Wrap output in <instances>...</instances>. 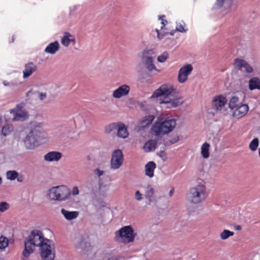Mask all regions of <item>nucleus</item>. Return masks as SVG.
<instances>
[{
    "label": "nucleus",
    "instance_id": "4d7b16f0",
    "mask_svg": "<svg viewBox=\"0 0 260 260\" xmlns=\"http://www.w3.org/2000/svg\"><path fill=\"white\" fill-rule=\"evenodd\" d=\"M174 192L173 189H171L169 192L170 196H171Z\"/></svg>",
    "mask_w": 260,
    "mask_h": 260
},
{
    "label": "nucleus",
    "instance_id": "ea45409f",
    "mask_svg": "<svg viewBox=\"0 0 260 260\" xmlns=\"http://www.w3.org/2000/svg\"><path fill=\"white\" fill-rule=\"evenodd\" d=\"M10 204L6 202H2L0 203V212H4L10 208Z\"/></svg>",
    "mask_w": 260,
    "mask_h": 260
},
{
    "label": "nucleus",
    "instance_id": "c9c22d12",
    "mask_svg": "<svg viewBox=\"0 0 260 260\" xmlns=\"http://www.w3.org/2000/svg\"><path fill=\"white\" fill-rule=\"evenodd\" d=\"M7 178L10 180H14L18 176V173L15 171H9L6 173Z\"/></svg>",
    "mask_w": 260,
    "mask_h": 260
},
{
    "label": "nucleus",
    "instance_id": "13d9d810",
    "mask_svg": "<svg viewBox=\"0 0 260 260\" xmlns=\"http://www.w3.org/2000/svg\"><path fill=\"white\" fill-rule=\"evenodd\" d=\"M174 31H172L170 32V35L172 36L174 35Z\"/></svg>",
    "mask_w": 260,
    "mask_h": 260
},
{
    "label": "nucleus",
    "instance_id": "2f4dec72",
    "mask_svg": "<svg viewBox=\"0 0 260 260\" xmlns=\"http://www.w3.org/2000/svg\"><path fill=\"white\" fill-rule=\"evenodd\" d=\"M176 30L182 33H185L187 31V28L184 22H180L176 23Z\"/></svg>",
    "mask_w": 260,
    "mask_h": 260
},
{
    "label": "nucleus",
    "instance_id": "6ab92c4d",
    "mask_svg": "<svg viewBox=\"0 0 260 260\" xmlns=\"http://www.w3.org/2000/svg\"><path fill=\"white\" fill-rule=\"evenodd\" d=\"M76 42V39L74 35L69 32H65L61 39V44L68 47L70 44L74 45Z\"/></svg>",
    "mask_w": 260,
    "mask_h": 260
},
{
    "label": "nucleus",
    "instance_id": "5701e85b",
    "mask_svg": "<svg viewBox=\"0 0 260 260\" xmlns=\"http://www.w3.org/2000/svg\"><path fill=\"white\" fill-rule=\"evenodd\" d=\"M156 167V165L153 161L148 162L145 167V172L146 176L149 178H152L154 176V170Z\"/></svg>",
    "mask_w": 260,
    "mask_h": 260
},
{
    "label": "nucleus",
    "instance_id": "1a4fd4ad",
    "mask_svg": "<svg viewBox=\"0 0 260 260\" xmlns=\"http://www.w3.org/2000/svg\"><path fill=\"white\" fill-rule=\"evenodd\" d=\"M154 55V51L151 49H145L142 52V62L150 72L153 70L159 71L156 69L153 63Z\"/></svg>",
    "mask_w": 260,
    "mask_h": 260
},
{
    "label": "nucleus",
    "instance_id": "6e6d98bb",
    "mask_svg": "<svg viewBox=\"0 0 260 260\" xmlns=\"http://www.w3.org/2000/svg\"><path fill=\"white\" fill-rule=\"evenodd\" d=\"M17 181L18 182H22V180H23L22 177H17Z\"/></svg>",
    "mask_w": 260,
    "mask_h": 260
},
{
    "label": "nucleus",
    "instance_id": "39448f33",
    "mask_svg": "<svg viewBox=\"0 0 260 260\" xmlns=\"http://www.w3.org/2000/svg\"><path fill=\"white\" fill-rule=\"evenodd\" d=\"M68 187L66 185H58L52 187L47 192V197L50 201H64L70 196Z\"/></svg>",
    "mask_w": 260,
    "mask_h": 260
},
{
    "label": "nucleus",
    "instance_id": "a211bd4d",
    "mask_svg": "<svg viewBox=\"0 0 260 260\" xmlns=\"http://www.w3.org/2000/svg\"><path fill=\"white\" fill-rule=\"evenodd\" d=\"M24 143L27 149L31 150L38 146L39 142L29 132L24 140Z\"/></svg>",
    "mask_w": 260,
    "mask_h": 260
},
{
    "label": "nucleus",
    "instance_id": "8fccbe9b",
    "mask_svg": "<svg viewBox=\"0 0 260 260\" xmlns=\"http://www.w3.org/2000/svg\"><path fill=\"white\" fill-rule=\"evenodd\" d=\"M179 137H175V138H173L172 139H171V140L169 141V143H167V144L168 145L169 144H174L176 142H177L178 141H179Z\"/></svg>",
    "mask_w": 260,
    "mask_h": 260
},
{
    "label": "nucleus",
    "instance_id": "ddd939ff",
    "mask_svg": "<svg viewBox=\"0 0 260 260\" xmlns=\"http://www.w3.org/2000/svg\"><path fill=\"white\" fill-rule=\"evenodd\" d=\"M226 99L222 95L215 96L212 100V106L216 112H224L225 111V104Z\"/></svg>",
    "mask_w": 260,
    "mask_h": 260
},
{
    "label": "nucleus",
    "instance_id": "9d476101",
    "mask_svg": "<svg viewBox=\"0 0 260 260\" xmlns=\"http://www.w3.org/2000/svg\"><path fill=\"white\" fill-rule=\"evenodd\" d=\"M124 161V156L122 151L120 149L114 150L111 154L110 162V169L117 170L122 166Z\"/></svg>",
    "mask_w": 260,
    "mask_h": 260
},
{
    "label": "nucleus",
    "instance_id": "a19ab883",
    "mask_svg": "<svg viewBox=\"0 0 260 260\" xmlns=\"http://www.w3.org/2000/svg\"><path fill=\"white\" fill-rule=\"evenodd\" d=\"M169 55L167 52H164L157 57V61L159 62H164L168 58Z\"/></svg>",
    "mask_w": 260,
    "mask_h": 260
},
{
    "label": "nucleus",
    "instance_id": "f03ea898",
    "mask_svg": "<svg viewBox=\"0 0 260 260\" xmlns=\"http://www.w3.org/2000/svg\"><path fill=\"white\" fill-rule=\"evenodd\" d=\"M48 240L44 238L42 232L39 230L32 231L24 240V249L22 252L24 257H27L33 253L36 247H40Z\"/></svg>",
    "mask_w": 260,
    "mask_h": 260
},
{
    "label": "nucleus",
    "instance_id": "f257e3e1",
    "mask_svg": "<svg viewBox=\"0 0 260 260\" xmlns=\"http://www.w3.org/2000/svg\"><path fill=\"white\" fill-rule=\"evenodd\" d=\"M160 96L163 97L160 103L166 104L168 108H176L184 102L183 98L179 91L170 83L161 85L153 92L150 98H156Z\"/></svg>",
    "mask_w": 260,
    "mask_h": 260
},
{
    "label": "nucleus",
    "instance_id": "423d86ee",
    "mask_svg": "<svg viewBox=\"0 0 260 260\" xmlns=\"http://www.w3.org/2000/svg\"><path fill=\"white\" fill-rule=\"evenodd\" d=\"M115 240L119 243L127 244L133 242L135 234L133 229L129 225L124 226L115 233Z\"/></svg>",
    "mask_w": 260,
    "mask_h": 260
},
{
    "label": "nucleus",
    "instance_id": "c03bdc74",
    "mask_svg": "<svg viewBox=\"0 0 260 260\" xmlns=\"http://www.w3.org/2000/svg\"><path fill=\"white\" fill-rule=\"evenodd\" d=\"M94 174L96 176L100 177L104 174V171L100 169L99 168H96L94 170Z\"/></svg>",
    "mask_w": 260,
    "mask_h": 260
},
{
    "label": "nucleus",
    "instance_id": "3c124183",
    "mask_svg": "<svg viewBox=\"0 0 260 260\" xmlns=\"http://www.w3.org/2000/svg\"><path fill=\"white\" fill-rule=\"evenodd\" d=\"M107 260H125L124 257L120 256H113L109 258Z\"/></svg>",
    "mask_w": 260,
    "mask_h": 260
},
{
    "label": "nucleus",
    "instance_id": "09e8293b",
    "mask_svg": "<svg viewBox=\"0 0 260 260\" xmlns=\"http://www.w3.org/2000/svg\"><path fill=\"white\" fill-rule=\"evenodd\" d=\"M116 127V126L115 124H112L110 125L107 128H106V132L109 133L113 131L114 128H115Z\"/></svg>",
    "mask_w": 260,
    "mask_h": 260
},
{
    "label": "nucleus",
    "instance_id": "72a5a7b5",
    "mask_svg": "<svg viewBox=\"0 0 260 260\" xmlns=\"http://www.w3.org/2000/svg\"><path fill=\"white\" fill-rule=\"evenodd\" d=\"M234 233L228 230H224L220 234V237L223 240H225L229 238L230 237H232L234 235Z\"/></svg>",
    "mask_w": 260,
    "mask_h": 260
},
{
    "label": "nucleus",
    "instance_id": "79ce46f5",
    "mask_svg": "<svg viewBox=\"0 0 260 260\" xmlns=\"http://www.w3.org/2000/svg\"><path fill=\"white\" fill-rule=\"evenodd\" d=\"M157 155L161 158V159L165 161L167 160L168 157L166 153L164 151H160L158 153Z\"/></svg>",
    "mask_w": 260,
    "mask_h": 260
},
{
    "label": "nucleus",
    "instance_id": "5fc2aeb1",
    "mask_svg": "<svg viewBox=\"0 0 260 260\" xmlns=\"http://www.w3.org/2000/svg\"><path fill=\"white\" fill-rule=\"evenodd\" d=\"M3 84L4 85V86H7L9 85L10 83L6 81H4L3 82Z\"/></svg>",
    "mask_w": 260,
    "mask_h": 260
},
{
    "label": "nucleus",
    "instance_id": "f3484780",
    "mask_svg": "<svg viewBox=\"0 0 260 260\" xmlns=\"http://www.w3.org/2000/svg\"><path fill=\"white\" fill-rule=\"evenodd\" d=\"M232 111V115L236 119H240L245 116L249 111V107L246 104H242Z\"/></svg>",
    "mask_w": 260,
    "mask_h": 260
},
{
    "label": "nucleus",
    "instance_id": "c756f323",
    "mask_svg": "<svg viewBox=\"0 0 260 260\" xmlns=\"http://www.w3.org/2000/svg\"><path fill=\"white\" fill-rule=\"evenodd\" d=\"M210 147V144L207 142H205L203 143L201 147V153L202 156L205 158L207 159L209 157V148Z\"/></svg>",
    "mask_w": 260,
    "mask_h": 260
},
{
    "label": "nucleus",
    "instance_id": "de8ad7c7",
    "mask_svg": "<svg viewBox=\"0 0 260 260\" xmlns=\"http://www.w3.org/2000/svg\"><path fill=\"white\" fill-rule=\"evenodd\" d=\"M38 98L41 100L43 101L45 100L47 97V94L46 93L44 92H38Z\"/></svg>",
    "mask_w": 260,
    "mask_h": 260
},
{
    "label": "nucleus",
    "instance_id": "bf43d9fd",
    "mask_svg": "<svg viewBox=\"0 0 260 260\" xmlns=\"http://www.w3.org/2000/svg\"><path fill=\"white\" fill-rule=\"evenodd\" d=\"M2 178L0 177V184L2 183Z\"/></svg>",
    "mask_w": 260,
    "mask_h": 260
},
{
    "label": "nucleus",
    "instance_id": "a18cd8bd",
    "mask_svg": "<svg viewBox=\"0 0 260 260\" xmlns=\"http://www.w3.org/2000/svg\"><path fill=\"white\" fill-rule=\"evenodd\" d=\"M224 3V0H216V3L215 4V7L219 9L221 8Z\"/></svg>",
    "mask_w": 260,
    "mask_h": 260
},
{
    "label": "nucleus",
    "instance_id": "6e6552de",
    "mask_svg": "<svg viewBox=\"0 0 260 260\" xmlns=\"http://www.w3.org/2000/svg\"><path fill=\"white\" fill-rule=\"evenodd\" d=\"M40 247V255L42 260H53L55 257V246L53 242L49 240H45Z\"/></svg>",
    "mask_w": 260,
    "mask_h": 260
},
{
    "label": "nucleus",
    "instance_id": "9b49d317",
    "mask_svg": "<svg viewBox=\"0 0 260 260\" xmlns=\"http://www.w3.org/2000/svg\"><path fill=\"white\" fill-rule=\"evenodd\" d=\"M79 248L82 249V255L85 260H99L95 249L88 243H81Z\"/></svg>",
    "mask_w": 260,
    "mask_h": 260
},
{
    "label": "nucleus",
    "instance_id": "c85d7f7f",
    "mask_svg": "<svg viewBox=\"0 0 260 260\" xmlns=\"http://www.w3.org/2000/svg\"><path fill=\"white\" fill-rule=\"evenodd\" d=\"M117 136L122 138H126L128 136V133L126 126L123 124L118 125Z\"/></svg>",
    "mask_w": 260,
    "mask_h": 260
},
{
    "label": "nucleus",
    "instance_id": "e433bc0d",
    "mask_svg": "<svg viewBox=\"0 0 260 260\" xmlns=\"http://www.w3.org/2000/svg\"><path fill=\"white\" fill-rule=\"evenodd\" d=\"M134 197L135 200L137 202H141L144 199V194L139 190H136L135 191Z\"/></svg>",
    "mask_w": 260,
    "mask_h": 260
},
{
    "label": "nucleus",
    "instance_id": "603ef678",
    "mask_svg": "<svg viewBox=\"0 0 260 260\" xmlns=\"http://www.w3.org/2000/svg\"><path fill=\"white\" fill-rule=\"evenodd\" d=\"M164 17L165 16L159 17V19L161 20V24H162V26L161 27V29L162 28L163 26H164L167 23V21L164 19Z\"/></svg>",
    "mask_w": 260,
    "mask_h": 260
},
{
    "label": "nucleus",
    "instance_id": "4468645a",
    "mask_svg": "<svg viewBox=\"0 0 260 260\" xmlns=\"http://www.w3.org/2000/svg\"><path fill=\"white\" fill-rule=\"evenodd\" d=\"M193 71L191 64H187L182 67L179 70L178 81L180 83H185L188 79V76Z\"/></svg>",
    "mask_w": 260,
    "mask_h": 260
},
{
    "label": "nucleus",
    "instance_id": "e2e57ef3",
    "mask_svg": "<svg viewBox=\"0 0 260 260\" xmlns=\"http://www.w3.org/2000/svg\"><path fill=\"white\" fill-rule=\"evenodd\" d=\"M228 1H229V2H232L233 0H227Z\"/></svg>",
    "mask_w": 260,
    "mask_h": 260
},
{
    "label": "nucleus",
    "instance_id": "20e7f679",
    "mask_svg": "<svg viewBox=\"0 0 260 260\" xmlns=\"http://www.w3.org/2000/svg\"><path fill=\"white\" fill-rule=\"evenodd\" d=\"M207 196L205 183L202 182L189 189L188 200L191 203L197 205L205 201Z\"/></svg>",
    "mask_w": 260,
    "mask_h": 260
},
{
    "label": "nucleus",
    "instance_id": "4be33fe9",
    "mask_svg": "<svg viewBox=\"0 0 260 260\" xmlns=\"http://www.w3.org/2000/svg\"><path fill=\"white\" fill-rule=\"evenodd\" d=\"M36 70V66L32 62L25 64V68L23 71V78H26L29 77Z\"/></svg>",
    "mask_w": 260,
    "mask_h": 260
},
{
    "label": "nucleus",
    "instance_id": "dca6fc26",
    "mask_svg": "<svg viewBox=\"0 0 260 260\" xmlns=\"http://www.w3.org/2000/svg\"><path fill=\"white\" fill-rule=\"evenodd\" d=\"M234 66L235 69L245 72L248 74L252 73L253 72L252 67L242 59H235L234 61Z\"/></svg>",
    "mask_w": 260,
    "mask_h": 260
},
{
    "label": "nucleus",
    "instance_id": "864d4df0",
    "mask_svg": "<svg viewBox=\"0 0 260 260\" xmlns=\"http://www.w3.org/2000/svg\"><path fill=\"white\" fill-rule=\"evenodd\" d=\"M235 229L237 230V231H240L242 229V227H241V226L239 225H236L235 226Z\"/></svg>",
    "mask_w": 260,
    "mask_h": 260
},
{
    "label": "nucleus",
    "instance_id": "0e129e2a",
    "mask_svg": "<svg viewBox=\"0 0 260 260\" xmlns=\"http://www.w3.org/2000/svg\"><path fill=\"white\" fill-rule=\"evenodd\" d=\"M0 260H4L3 258H0Z\"/></svg>",
    "mask_w": 260,
    "mask_h": 260
},
{
    "label": "nucleus",
    "instance_id": "49530a36",
    "mask_svg": "<svg viewBox=\"0 0 260 260\" xmlns=\"http://www.w3.org/2000/svg\"><path fill=\"white\" fill-rule=\"evenodd\" d=\"M156 31L157 32V38L159 40H162L167 34L166 33H163L162 32H160L157 29H156Z\"/></svg>",
    "mask_w": 260,
    "mask_h": 260
},
{
    "label": "nucleus",
    "instance_id": "4c0bfd02",
    "mask_svg": "<svg viewBox=\"0 0 260 260\" xmlns=\"http://www.w3.org/2000/svg\"><path fill=\"white\" fill-rule=\"evenodd\" d=\"M12 130L13 127L11 126L8 124L6 125L3 127L2 130V133L4 136H6L8 135L11 133V132L12 131Z\"/></svg>",
    "mask_w": 260,
    "mask_h": 260
},
{
    "label": "nucleus",
    "instance_id": "7c9ffc66",
    "mask_svg": "<svg viewBox=\"0 0 260 260\" xmlns=\"http://www.w3.org/2000/svg\"><path fill=\"white\" fill-rule=\"evenodd\" d=\"M249 88L252 90L255 89H260V80L257 77L251 78L249 81Z\"/></svg>",
    "mask_w": 260,
    "mask_h": 260
},
{
    "label": "nucleus",
    "instance_id": "f704fd0d",
    "mask_svg": "<svg viewBox=\"0 0 260 260\" xmlns=\"http://www.w3.org/2000/svg\"><path fill=\"white\" fill-rule=\"evenodd\" d=\"M9 240L8 239L2 236L0 237V250H3L8 246Z\"/></svg>",
    "mask_w": 260,
    "mask_h": 260
},
{
    "label": "nucleus",
    "instance_id": "a878e982",
    "mask_svg": "<svg viewBox=\"0 0 260 260\" xmlns=\"http://www.w3.org/2000/svg\"><path fill=\"white\" fill-rule=\"evenodd\" d=\"M243 103L241 102L239 98L237 95H233L231 97L228 106L229 108L233 110V109L237 108L239 105H242Z\"/></svg>",
    "mask_w": 260,
    "mask_h": 260
},
{
    "label": "nucleus",
    "instance_id": "f8f14e48",
    "mask_svg": "<svg viewBox=\"0 0 260 260\" xmlns=\"http://www.w3.org/2000/svg\"><path fill=\"white\" fill-rule=\"evenodd\" d=\"M10 112L13 115L12 120L13 121H23L28 118V113L19 105L10 110Z\"/></svg>",
    "mask_w": 260,
    "mask_h": 260
},
{
    "label": "nucleus",
    "instance_id": "b1692460",
    "mask_svg": "<svg viewBox=\"0 0 260 260\" xmlns=\"http://www.w3.org/2000/svg\"><path fill=\"white\" fill-rule=\"evenodd\" d=\"M59 48V44L57 41L50 43L45 48V52L50 54H55Z\"/></svg>",
    "mask_w": 260,
    "mask_h": 260
},
{
    "label": "nucleus",
    "instance_id": "412c9836",
    "mask_svg": "<svg viewBox=\"0 0 260 260\" xmlns=\"http://www.w3.org/2000/svg\"><path fill=\"white\" fill-rule=\"evenodd\" d=\"M154 119V116L148 115L143 117L138 125L140 129H144L148 127L152 123Z\"/></svg>",
    "mask_w": 260,
    "mask_h": 260
},
{
    "label": "nucleus",
    "instance_id": "aec40b11",
    "mask_svg": "<svg viewBox=\"0 0 260 260\" xmlns=\"http://www.w3.org/2000/svg\"><path fill=\"white\" fill-rule=\"evenodd\" d=\"M62 157V154L58 151H50L44 155V159L49 162L57 161Z\"/></svg>",
    "mask_w": 260,
    "mask_h": 260
},
{
    "label": "nucleus",
    "instance_id": "0eeeda50",
    "mask_svg": "<svg viewBox=\"0 0 260 260\" xmlns=\"http://www.w3.org/2000/svg\"><path fill=\"white\" fill-rule=\"evenodd\" d=\"M28 128L29 132L39 143L48 141V134L43 129L42 123L37 121L30 122L29 124Z\"/></svg>",
    "mask_w": 260,
    "mask_h": 260
},
{
    "label": "nucleus",
    "instance_id": "cd10ccee",
    "mask_svg": "<svg viewBox=\"0 0 260 260\" xmlns=\"http://www.w3.org/2000/svg\"><path fill=\"white\" fill-rule=\"evenodd\" d=\"M157 145V142L153 140H150L146 142L144 146L143 149L146 152H149L154 151Z\"/></svg>",
    "mask_w": 260,
    "mask_h": 260
},
{
    "label": "nucleus",
    "instance_id": "58836bf2",
    "mask_svg": "<svg viewBox=\"0 0 260 260\" xmlns=\"http://www.w3.org/2000/svg\"><path fill=\"white\" fill-rule=\"evenodd\" d=\"M109 190V185L107 184H99V192L101 194L106 193Z\"/></svg>",
    "mask_w": 260,
    "mask_h": 260
},
{
    "label": "nucleus",
    "instance_id": "37998d69",
    "mask_svg": "<svg viewBox=\"0 0 260 260\" xmlns=\"http://www.w3.org/2000/svg\"><path fill=\"white\" fill-rule=\"evenodd\" d=\"M73 196H77L79 194V188L77 186H74L73 187L71 192L70 193Z\"/></svg>",
    "mask_w": 260,
    "mask_h": 260
},
{
    "label": "nucleus",
    "instance_id": "393cba45",
    "mask_svg": "<svg viewBox=\"0 0 260 260\" xmlns=\"http://www.w3.org/2000/svg\"><path fill=\"white\" fill-rule=\"evenodd\" d=\"M61 213L63 217L68 220L74 219L79 215V212L78 211H69L64 209L61 210Z\"/></svg>",
    "mask_w": 260,
    "mask_h": 260
},
{
    "label": "nucleus",
    "instance_id": "bb28decb",
    "mask_svg": "<svg viewBox=\"0 0 260 260\" xmlns=\"http://www.w3.org/2000/svg\"><path fill=\"white\" fill-rule=\"evenodd\" d=\"M154 190L152 187H148L145 192V197L147 200V204L148 205H151L155 201L154 197Z\"/></svg>",
    "mask_w": 260,
    "mask_h": 260
},
{
    "label": "nucleus",
    "instance_id": "052dcab7",
    "mask_svg": "<svg viewBox=\"0 0 260 260\" xmlns=\"http://www.w3.org/2000/svg\"><path fill=\"white\" fill-rule=\"evenodd\" d=\"M87 159H88V160H90V157H89V156H88V157H87Z\"/></svg>",
    "mask_w": 260,
    "mask_h": 260
},
{
    "label": "nucleus",
    "instance_id": "2eb2a0df",
    "mask_svg": "<svg viewBox=\"0 0 260 260\" xmlns=\"http://www.w3.org/2000/svg\"><path fill=\"white\" fill-rule=\"evenodd\" d=\"M130 92V86L127 84H122L114 89L112 96L114 99H120L127 96Z\"/></svg>",
    "mask_w": 260,
    "mask_h": 260
},
{
    "label": "nucleus",
    "instance_id": "680f3d73",
    "mask_svg": "<svg viewBox=\"0 0 260 260\" xmlns=\"http://www.w3.org/2000/svg\"><path fill=\"white\" fill-rule=\"evenodd\" d=\"M231 5V2H230V4H229V7H230Z\"/></svg>",
    "mask_w": 260,
    "mask_h": 260
},
{
    "label": "nucleus",
    "instance_id": "7ed1b4c3",
    "mask_svg": "<svg viewBox=\"0 0 260 260\" xmlns=\"http://www.w3.org/2000/svg\"><path fill=\"white\" fill-rule=\"evenodd\" d=\"M176 125V118L168 117L162 120L158 117L151 128V133L156 136H161L172 132Z\"/></svg>",
    "mask_w": 260,
    "mask_h": 260
},
{
    "label": "nucleus",
    "instance_id": "473e14b6",
    "mask_svg": "<svg viewBox=\"0 0 260 260\" xmlns=\"http://www.w3.org/2000/svg\"><path fill=\"white\" fill-rule=\"evenodd\" d=\"M259 145V140L258 138H254L250 143L249 148L252 151H255Z\"/></svg>",
    "mask_w": 260,
    "mask_h": 260
}]
</instances>
